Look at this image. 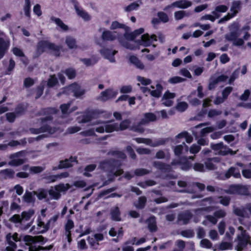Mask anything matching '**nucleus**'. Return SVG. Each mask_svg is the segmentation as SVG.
<instances>
[{
  "mask_svg": "<svg viewBox=\"0 0 251 251\" xmlns=\"http://www.w3.org/2000/svg\"><path fill=\"white\" fill-rule=\"evenodd\" d=\"M109 154L112 155L114 158L112 160L102 161L100 163L99 167L108 173V176L110 178L108 181L104 182L106 185L114 180V176H117L123 173L122 169H119L117 167V163L114 160L115 158L125 159L126 155L119 151H112L109 152Z\"/></svg>",
  "mask_w": 251,
  "mask_h": 251,
  "instance_id": "1",
  "label": "nucleus"
},
{
  "mask_svg": "<svg viewBox=\"0 0 251 251\" xmlns=\"http://www.w3.org/2000/svg\"><path fill=\"white\" fill-rule=\"evenodd\" d=\"M46 49L53 51V54L56 57H59L62 47L61 45H56L48 40H41L37 43L34 57H39L45 51Z\"/></svg>",
  "mask_w": 251,
  "mask_h": 251,
  "instance_id": "2",
  "label": "nucleus"
},
{
  "mask_svg": "<svg viewBox=\"0 0 251 251\" xmlns=\"http://www.w3.org/2000/svg\"><path fill=\"white\" fill-rule=\"evenodd\" d=\"M174 114L173 111H155L154 113L147 112L139 123L140 125H146L150 122H153L160 118L165 119Z\"/></svg>",
  "mask_w": 251,
  "mask_h": 251,
  "instance_id": "3",
  "label": "nucleus"
},
{
  "mask_svg": "<svg viewBox=\"0 0 251 251\" xmlns=\"http://www.w3.org/2000/svg\"><path fill=\"white\" fill-rule=\"evenodd\" d=\"M237 230L240 233L237 234L235 239V241L237 242L235 249L237 251H242L248 244L251 245L250 237L242 226H238Z\"/></svg>",
  "mask_w": 251,
  "mask_h": 251,
  "instance_id": "4",
  "label": "nucleus"
},
{
  "mask_svg": "<svg viewBox=\"0 0 251 251\" xmlns=\"http://www.w3.org/2000/svg\"><path fill=\"white\" fill-rule=\"evenodd\" d=\"M129 125V122L128 120L123 121L120 126L117 125L108 124L104 126H102L96 128V131L100 133H103L104 131L106 132H111L114 131L119 130H124L126 129Z\"/></svg>",
  "mask_w": 251,
  "mask_h": 251,
  "instance_id": "5",
  "label": "nucleus"
},
{
  "mask_svg": "<svg viewBox=\"0 0 251 251\" xmlns=\"http://www.w3.org/2000/svg\"><path fill=\"white\" fill-rule=\"evenodd\" d=\"M118 94V90L113 88H107L100 92L96 100L102 102H105L115 99Z\"/></svg>",
  "mask_w": 251,
  "mask_h": 251,
  "instance_id": "6",
  "label": "nucleus"
},
{
  "mask_svg": "<svg viewBox=\"0 0 251 251\" xmlns=\"http://www.w3.org/2000/svg\"><path fill=\"white\" fill-rule=\"evenodd\" d=\"M33 209H29L26 211H23L21 215L19 214L14 215L11 218L10 221L15 223H20L23 221H28L34 214Z\"/></svg>",
  "mask_w": 251,
  "mask_h": 251,
  "instance_id": "7",
  "label": "nucleus"
},
{
  "mask_svg": "<svg viewBox=\"0 0 251 251\" xmlns=\"http://www.w3.org/2000/svg\"><path fill=\"white\" fill-rule=\"evenodd\" d=\"M71 2L73 4L74 9L78 16L81 17L86 21L91 20V17L88 13L84 10L82 8L79 7V3L77 0H72Z\"/></svg>",
  "mask_w": 251,
  "mask_h": 251,
  "instance_id": "8",
  "label": "nucleus"
},
{
  "mask_svg": "<svg viewBox=\"0 0 251 251\" xmlns=\"http://www.w3.org/2000/svg\"><path fill=\"white\" fill-rule=\"evenodd\" d=\"M25 152L22 151L11 154L10 156L11 160L9 162L8 164L13 166H17L23 164L25 162V159L19 158V157L23 156Z\"/></svg>",
  "mask_w": 251,
  "mask_h": 251,
  "instance_id": "9",
  "label": "nucleus"
},
{
  "mask_svg": "<svg viewBox=\"0 0 251 251\" xmlns=\"http://www.w3.org/2000/svg\"><path fill=\"white\" fill-rule=\"evenodd\" d=\"M134 140L139 144L143 143L153 147L163 145L165 143L163 140H157L153 141L151 139L144 138H136Z\"/></svg>",
  "mask_w": 251,
  "mask_h": 251,
  "instance_id": "10",
  "label": "nucleus"
},
{
  "mask_svg": "<svg viewBox=\"0 0 251 251\" xmlns=\"http://www.w3.org/2000/svg\"><path fill=\"white\" fill-rule=\"evenodd\" d=\"M74 227L73 221L72 220H68L65 226V231L63 237L64 239L67 240L69 243H70L72 241L71 230Z\"/></svg>",
  "mask_w": 251,
  "mask_h": 251,
  "instance_id": "11",
  "label": "nucleus"
},
{
  "mask_svg": "<svg viewBox=\"0 0 251 251\" xmlns=\"http://www.w3.org/2000/svg\"><path fill=\"white\" fill-rule=\"evenodd\" d=\"M227 78V76L224 75H221L216 78L211 77L209 79V82L208 86V89L209 90L214 89L218 83L226 81Z\"/></svg>",
  "mask_w": 251,
  "mask_h": 251,
  "instance_id": "12",
  "label": "nucleus"
},
{
  "mask_svg": "<svg viewBox=\"0 0 251 251\" xmlns=\"http://www.w3.org/2000/svg\"><path fill=\"white\" fill-rule=\"evenodd\" d=\"M157 36L155 34L150 36L148 33L142 35L140 44L145 47L150 46L153 41H156Z\"/></svg>",
  "mask_w": 251,
  "mask_h": 251,
  "instance_id": "13",
  "label": "nucleus"
},
{
  "mask_svg": "<svg viewBox=\"0 0 251 251\" xmlns=\"http://www.w3.org/2000/svg\"><path fill=\"white\" fill-rule=\"evenodd\" d=\"M192 5L191 1L187 0H179L172 3L171 5H168L165 10L172 7H176L179 8L185 9L190 7Z\"/></svg>",
  "mask_w": 251,
  "mask_h": 251,
  "instance_id": "14",
  "label": "nucleus"
},
{
  "mask_svg": "<svg viewBox=\"0 0 251 251\" xmlns=\"http://www.w3.org/2000/svg\"><path fill=\"white\" fill-rule=\"evenodd\" d=\"M76 163V158L75 157H71L69 159H66L64 160L60 161L59 163L58 168L59 169L70 168Z\"/></svg>",
  "mask_w": 251,
  "mask_h": 251,
  "instance_id": "15",
  "label": "nucleus"
},
{
  "mask_svg": "<svg viewBox=\"0 0 251 251\" xmlns=\"http://www.w3.org/2000/svg\"><path fill=\"white\" fill-rule=\"evenodd\" d=\"M100 52L105 58L109 60L110 62H114L115 61L114 55L117 52V51L115 50L112 51L111 49L105 48L101 49Z\"/></svg>",
  "mask_w": 251,
  "mask_h": 251,
  "instance_id": "16",
  "label": "nucleus"
},
{
  "mask_svg": "<svg viewBox=\"0 0 251 251\" xmlns=\"http://www.w3.org/2000/svg\"><path fill=\"white\" fill-rule=\"evenodd\" d=\"M9 41H5L2 37H0V59L3 57L9 47Z\"/></svg>",
  "mask_w": 251,
  "mask_h": 251,
  "instance_id": "17",
  "label": "nucleus"
},
{
  "mask_svg": "<svg viewBox=\"0 0 251 251\" xmlns=\"http://www.w3.org/2000/svg\"><path fill=\"white\" fill-rule=\"evenodd\" d=\"M101 38L103 41H113L116 39L117 36L113 32L105 30L101 34Z\"/></svg>",
  "mask_w": 251,
  "mask_h": 251,
  "instance_id": "18",
  "label": "nucleus"
},
{
  "mask_svg": "<svg viewBox=\"0 0 251 251\" xmlns=\"http://www.w3.org/2000/svg\"><path fill=\"white\" fill-rule=\"evenodd\" d=\"M24 240L26 244L30 245L36 242H43L44 238L42 236L32 237L30 235H26L24 237Z\"/></svg>",
  "mask_w": 251,
  "mask_h": 251,
  "instance_id": "19",
  "label": "nucleus"
},
{
  "mask_svg": "<svg viewBox=\"0 0 251 251\" xmlns=\"http://www.w3.org/2000/svg\"><path fill=\"white\" fill-rule=\"evenodd\" d=\"M225 177L228 178L231 176H233L235 178H239L241 176L240 171L235 167H230L226 173Z\"/></svg>",
  "mask_w": 251,
  "mask_h": 251,
  "instance_id": "20",
  "label": "nucleus"
},
{
  "mask_svg": "<svg viewBox=\"0 0 251 251\" xmlns=\"http://www.w3.org/2000/svg\"><path fill=\"white\" fill-rule=\"evenodd\" d=\"M241 4L242 3L240 0L234 1L232 2L230 11L232 16L235 17L238 12L240 11L241 9Z\"/></svg>",
  "mask_w": 251,
  "mask_h": 251,
  "instance_id": "21",
  "label": "nucleus"
},
{
  "mask_svg": "<svg viewBox=\"0 0 251 251\" xmlns=\"http://www.w3.org/2000/svg\"><path fill=\"white\" fill-rule=\"evenodd\" d=\"M192 218V214L190 212H185L178 216V221L183 224H186Z\"/></svg>",
  "mask_w": 251,
  "mask_h": 251,
  "instance_id": "22",
  "label": "nucleus"
},
{
  "mask_svg": "<svg viewBox=\"0 0 251 251\" xmlns=\"http://www.w3.org/2000/svg\"><path fill=\"white\" fill-rule=\"evenodd\" d=\"M37 228L39 233L45 232L49 228V224L48 222L47 223H45L42 221L41 218H39L38 220Z\"/></svg>",
  "mask_w": 251,
  "mask_h": 251,
  "instance_id": "23",
  "label": "nucleus"
},
{
  "mask_svg": "<svg viewBox=\"0 0 251 251\" xmlns=\"http://www.w3.org/2000/svg\"><path fill=\"white\" fill-rule=\"evenodd\" d=\"M220 160L217 157L208 159L205 162V169L212 170L216 168L214 163L219 162Z\"/></svg>",
  "mask_w": 251,
  "mask_h": 251,
  "instance_id": "24",
  "label": "nucleus"
},
{
  "mask_svg": "<svg viewBox=\"0 0 251 251\" xmlns=\"http://www.w3.org/2000/svg\"><path fill=\"white\" fill-rule=\"evenodd\" d=\"M58 84V80L55 75H50L47 82V86L49 88H52Z\"/></svg>",
  "mask_w": 251,
  "mask_h": 251,
  "instance_id": "25",
  "label": "nucleus"
},
{
  "mask_svg": "<svg viewBox=\"0 0 251 251\" xmlns=\"http://www.w3.org/2000/svg\"><path fill=\"white\" fill-rule=\"evenodd\" d=\"M111 218L112 220L120 221L121 218L120 216V212L118 207H115L111 211Z\"/></svg>",
  "mask_w": 251,
  "mask_h": 251,
  "instance_id": "26",
  "label": "nucleus"
},
{
  "mask_svg": "<svg viewBox=\"0 0 251 251\" xmlns=\"http://www.w3.org/2000/svg\"><path fill=\"white\" fill-rule=\"evenodd\" d=\"M51 20L60 27L62 30L66 31L69 29L68 26L65 25L60 19L52 17Z\"/></svg>",
  "mask_w": 251,
  "mask_h": 251,
  "instance_id": "27",
  "label": "nucleus"
},
{
  "mask_svg": "<svg viewBox=\"0 0 251 251\" xmlns=\"http://www.w3.org/2000/svg\"><path fill=\"white\" fill-rule=\"evenodd\" d=\"M156 90L150 91V94L153 97L158 98L161 95L163 87L161 84L157 83L156 85Z\"/></svg>",
  "mask_w": 251,
  "mask_h": 251,
  "instance_id": "28",
  "label": "nucleus"
},
{
  "mask_svg": "<svg viewBox=\"0 0 251 251\" xmlns=\"http://www.w3.org/2000/svg\"><path fill=\"white\" fill-rule=\"evenodd\" d=\"M129 61L130 62L134 64L137 68L143 69L144 65L141 62L137 57L135 55H131L129 56Z\"/></svg>",
  "mask_w": 251,
  "mask_h": 251,
  "instance_id": "29",
  "label": "nucleus"
},
{
  "mask_svg": "<svg viewBox=\"0 0 251 251\" xmlns=\"http://www.w3.org/2000/svg\"><path fill=\"white\" fill-rule=\"evenodd\" d=\"M25 15L28 19L31 18V3L30 0H25V4L24 6Z\"/></svg>",
  "mask_w": 251,
  "mask_h": 251,
  "instance_id": "30",
  "label": "nucleus"
},
{
  "mask_svg": "<svg viewBox=\"0 0 251 251\" xmlns=\"http://www.w3.org/2000/svg\"><path fill=\"white\" fill-rule=\"evenodd\" d=\"M184 149L186 152L188 151V146H186L185 143H183V145H179L176 146L174 149L175 155L179 156L181 153H182Z\"/></svg>",
  "mask_w": 251,
  "mask_h": 251,
  "instance_id": "31",
  "label": "nucleus"
},
{
  "mask_svg": "<svg viewBox=\"0 0 251 251\" xmlns=\"http://www.w3.org/2000/svg\"><path fill=\"white\" fill-rule=\"evenodd\" d=\"M68 78L69 79H73L75 78L76 75V72L75 69L73 68H68L66 69L64 71H63Z\"/></svg>",
  "mask_w": 251,
  "mask_h": 251,
  "instance_id": "32",
  "label": "nucleus"
},
{
  "mask_svg": "<svg viewBox=\"0 0 251 251\" xmlns=\"http://www.w3.org/2000/svg\"><path fill=\"white\" fill-rule=\"evenodd\" d=\"M65 43L67 44L68 48L70 49L77 48L76 40L75 38L72 37H67L66 38Z\"/></svg>",
  "mask_w": 251,
  "mask_h": 251,
  "instance_id": "33",
  "label": "nucleus"
},
{
  "mask_svg": "<svg viewBox=\"0 0 251 251\" xmlns=\"http://www.w3.org/2000/svg\"><path fill=\"white\" fill-rule=\"evenodd\" d=\"M6 240L8 242V244L10 246H8L6 247V250L7 251H15V250L16 248V245L15 243L11 241L10 239L12 238V236L10 233L8 234L6 236Z\"/></svg>",
  "mask_w": 251,
  "mask_h": 251,
  "instance_id": "34",
  "label": "nucleus"
},
{
  "mask_svg": "<svg viewBox=\"0 0 251 251\" xmlns=\"http://www.w3.org/2000/svg\"><path fill=\"white\" fill-rule=\"evenodd\" d=\"M236 153V151H233L230 148L227 147L226 146H224L223 144L221 148V150L220 151L219 155H226L228 154L231 155H234Z\"/></svg>",
  "mask_w": 251,
  "mask_h": 251,
  "instance_id": "35",
  "label": "nucleus"
},
{
  "mask_svg": "<svg viewBox=\"0 0 251 251\" xmlns=\"http://www.w3.org/2000/svg\"><path fill=\"white\" fill-rule=\"evenodd\" d=\"M240 36L239 32L236 31H230L228 34L225 35V38L228 41H233Z\"/></svg>",
  "mask_w": 251,
  "mask_h": 251,
  "instance_id": "36",
  "label": "nucleus"
},
{
  "mask_svg": "<svg viewBox=\"0 0 251 251\" xmlns=\"http://www.w3.org/2000/svg\"><path fill=\"white\" fill-rule=\"evenodd\" d=\"M55 187L56 190H57L60 194V193L66 192L69 189L71 188V186L68 183H60L58 185H55Z\"/></svg>",
  "mask_w": 251,
  "mask_h": 251,
  "instance_id": "37",
  "label": "nucleus"
},
{
  "mask_svg": "<svg viewBox=\"0 0 251 251\" xmlns=\"http://www.w3.org/2000/svg\"><path fill=\"white\" fill-rule=\"evenodd\" d=\"M32 192H25L23 197V200L27 203H33L34 201V198L32 195Z\"/></svg>",
  "mask_w": 251,
  "mask_h": 251,
  "instance_id": "38",
  "label": "nucleus"
},
{
  "mask_svg": "<svg viewBox=\"0 0 251 251\" xmlns=\"http://www.w3.org/2000/svg\"><path fill=\"white\" fill-rule=\"evenodd\" d=\"M148 227L151 231H155L156 230L157 227L156 222L154 217L150 218L147 221Z\"/></svg>",
  "mask_w": 251,
  "mask_h": 251,
  "instance_id": "39",
  "label": "nucleus"
},
{
  "mask_svg": "<svg viewBox=\"0 0 251 251\" xmlns=\"http://www.w3.org/2000/svg\"><path fill=\"white\" fill-rule=\"evenodd\" d=\"M49 194L51 198L54 200H58L61 197L60 194L57 190H56L55 186L50 189L49 191Z\"/></svg>",
  "mask_w": 251,
  "mask_h": 251,
  "instance_id": "40",
  "label": "nucleus"
},
{
  "mask_svg": "<svg viewBox=\"0 0 251 251\" xmlns=\"http://www.w3.org/2000/svg\"><path fill=\"white\" fill-rule=\"evenodd\" d=\"M14 171L11 169H4L0 172V174L3 176L4 178H12L14 175Z\"/></svg>",
  "mask_w": 251,
  "mask_h": 251,
  "instance_id": "41",
  "label": "nucleus"
},
{
  "mask_svg": "<svg viewBox=\"0 0 251 251\" xmlns=\"http://www.w3.org/2000/svg\"><path fill=\"white\" fill-rule=\"evenodd\" d=\"M234 213L240 217H246L248 216V212L245 210V208H235L233 209Z\"/></svg>",
  "mask_w": 251,
  "mask_h": 251,
  "instance_id": "42",
  "label": "nucleus"
},
{
  "mask_svg": "<svg viewBox=\"0 0 251 251\" xmlns=\"http://www.w3.org/2000/svg\"><path fill=\"white\" fill-rule=\"evenodd\" d=\"M176 137L177 138H185V141L187 143H190L193 141L192 136L186 132L179 133L176 136Z\"/></svg>",
  "mask_w": 251,
  "mask_h": 251,
  "instance_id": "43",
  "label": "nucleus"
},
{
  "mask_svg": "<svg viewBox=\"0 0 251 251\" xmlns=\"http://www.w3.org/2000/svg\"><path fill=\"white\" fill-rule=\"evenodd\" d=\"M33 193L34 195H36L40 200L46 198L48 195L47 192L44 189H41L38 191H33Z\"/></svg>",
  "mask_w": 251,
  "mask_h": 251,
  "instance_id": "44",
  "label": "nucleus"
},
{
  "mask_svg": "<svg viewBox=\"0 0 251 251\" xmlns=\"http://www.w3.org/2000/svg\"><path fill=\"white\" fill-rule=\"evenodd\" d=\"M235 232V229L231 226H229L228 227V230L226 232L225 234V239L227 241H231L232 239V236L234 235Z\"/></svg>",
  "mask_w": 251,
  "mask_h": 251,
  "instance_id": "45",
  "label": "nucleus"
},
{
  "mask_svg": "<svg viewBox=\"0 0 251 251\" xmlns=\"http://www.w3.org/2000/svg\"><path fill=\"white\" fill-rule=\"evenodd\" d=\"M232 244L231 242H222L219 245V249L222 251L230 250L232 249Z\"/></svg>",
  "mask_w": 251,
  "mask_h": 251,
  "instance_id": "46",
  "label": "nucleus"
},
{
  "mask_svg": "<svg viewBox=\"0 0 251 251\" xmlns=\"http://www.w3.org/2000/svg\"><path fill=\"white\" fill-rule=\"evenodd\" d=\"M76 86L75 89L73 90L74 95L76 98H79L85 94V90L81 89L80 86L74 84Z\"/></svg>",
  "mask_w": 251,
  "mask_h": 251,
  "instance_id": "47",
  "label": "nucleus"
},
{
  "mask_svg": "<svg viewBox=\"0 0 251 251\" xmlns=\"http://www.w3.org/2000/svg\"><path fill=\"white\" fill-rule=\"evenodd\" d=\"M187 158L183 157L180 159L179 163L182 164L181 169L183 170H187L190 169L191 165L190 163H187Z\"/></svg>",
  "mask_w": 251,
  "mask_h": 251,
  "instance_id": "48",
  "label": "nucleus"
},
{
  "mask_svg": "<svg viewBox=\"0 0 251 251\" xmlns=\"http://www.w3.org/2000/svg\"><path fill=\"white\" fill-rule=\"evenodd\" d=\"M157 15L160 21L163 23H167L169 20L168 16L164 12H158Z\"/></svg>",
  "mask_w": 251,
  "mask_h": 251,
  "instance_id": "49",
  "label": "nucleus"
},
{
  "mask_svg": "<svg viewBox=\"0 0 251 251\" xmlns=\"http://www.w3.org/2000/svg\"><path fill=\"white\" fill-rule=\"evenodd\" d=\"M189 14L185 11H178L175 12V18L176 20H179L184 17L188 16Z\"/></svg>",
  "mask_w": 251,
  "mask_h": 251,
  "instance_id": "50",
  "label": "nucleus"
},
{
  "mask_svg": "<svg viewBox=\"0 0 251 251\" xmlns=\"http://www.w3.org/2000/svg\"><path fill=\"white\" fill-rule=\"evenodd\" d=\"M154 166L159 170L167 171L169 169V166L165 165L159 161L154 162L153 163Z\"/></svg>",
  "mask_w": 251,
  "mask_h": 251,
  "instance_id": "51",
  "label": "nucleus"
},
{
  "mask_svg": "<svg viewBox=\"0 0 251 251\" xmlns=\"http://www.w3.org/2000/svg\"><path fill=\"white\" fill-rule=\"evenodd\" d=\"M69 176V174L67 172L61 173L59 174L52 176L51 177L52 178L51 181L53 182L57 180L58 179L68 177Z\"/></svg>",
  "mask_w": 251,
  "mask_h": 251,
  "instance_id": "52",
  "label": "nucleus"
},
{
  "mask_svg": "<svg viewBox=\"0 0 251 251\" xmlns=\"http://www.w3.org/2000/svg\"><path fill=\"white\" fill-rule=\"evenodd\" d=\"M126 26L123 24H121L118 21H114L112 23L110 28L111 30H114L117 28H126Z\"/></svg>",
  "mask_w": 251,
  "mask_h": 251,
  "instance_id": "53",
  "label": "nucleus"
},
{
  "mask_svg": "<svg viewBox=\"0 0 251 251\" xmlns=\"http://www.w3.org/2000/svg\"><path fill=\"white\" fill-rule=\"evenodd\" d=\"M137 79L139 81L142 85L147 86L150 85L151 83V80L149 78H146L144 77L138 76Z\"/></svg>",
  "mask_w": 251,
  "mask_h": 251,
  "instance_id": "54",
  "label": "nucleus"
},
{
  "mask_svg": "<svg viewBox=\"0 0 251 251\" xmlns=\"http://www.w3.org/2000/svg\"><path fill=\"white\" fill-rule=\"evenodd\" d=\"M139 6V5L136 2H133L126 7L125 10L126 12H130L137 9Z\"/></svg>",
  "mask_w": 251,
  "mask_h": 251,
  "instance_id": "55",
  "label": "nucleus"
},
{
  "mask_svg": "<svg viewBox=\"0 0 251 251\" xmlns=\"http://www.w3.org/2000/svg\"><path fill=\"white\" fill-rule=\"evenodd\" d=\"M44 90V85L43 84H40V85L37 86L36 92V96L35 99H37L39 98L43 94Z\"/></svg>",
  "mask_w": 251,
  "mask_h": 251,
  "instance_id": "56",
  "label": "nucleus"
},
{
  "mask_svg": "<svg viewBox=\"0 0 251 251\" xmlns=\"http://www.w3.org/2000/svg\"><path fill=\"white\" fill-rule=\"evenodd\" d=\"M185 80V79L182 78L180 76H173L172 77H171L169 80L168 82L172 84H176L180 82H182L184 81Z\"/></svg>",
  "mask_w": 251,
  "mask_h": 251,
  "instance_id": "57",
  "label": "nucleus"
},
{
  "mask_svg": "<svg viewBox=\"0 0 251 251\" xmlns=\"http://www.w3.org/2000/svg\"><path fill=\"white\" fill-rule=\"evenodd\" d=\"M34 84V80L31 77H26L24 80V85L25 88H29Z\"/></svg>",
  "mask_w": 251,
  "mask_h": 251,
  "instance_id": "58",
  "label": "nucleus"
},
{
  "mask_svg": "<svg viewBox=\"0 0 251 251\" xmlns=\"http://www.w3.org/2000/svg\"><path fill=\"white\" fill-rule=\"evenodd\" d=\"M233 88L231 86L226 87L222 91V97L224 99H226L232 92Z\"/></svg>",
  "mask_w": 251,
  "mask_h": 251,
  "instance_id": "59",
  "label": "nucleus"
},
{
  "mask_svg": "<svg viewBox=\"0 0 251 251\" xmlns=\"http://www.w3.org/2000/svg\"><path fill=\"white\" fill-rule=\"evenodd\" d=\"M132 87L131 85H123L120 88V92L122 94L130 93L132 92Z\"/></svg>",
  "mask_w": 251,
  "mask_h": 251,
  "instance_id": "60",
  "label": "nucleus"
},
{
  "mask_svg": "<svg viewBox=\"0 0 251 251\" xmlns=\"http://www.w3.org/2000/svg\"><path fill=\"white\" fill-rule=\"evenodd\" d=\"M222 145L223 143H222L216 144H211V148L215 152V154L219 155Z\"/></svg>",
  "mask_w": 251,
  "mask_h": 251,
  "instance_id": "61",
  "label": "nucleus"
},
{
  "mask_svg": "<svg viewBox=\"0 0 251 251\" xmlns=\"http://www.w3.org/2000/svg\"><path fill=\"white\" fill-rule=\"evenodd\" d=\"M200 244L201 247L209 249L212 247V243L207 239H203L201 241Z\"/></svg>",
  "mask_w": 251,
  "mask_h": 251,
  "instance_id": "62",
  "label": "nucleus"
},
{
  "mask_svg": "<svg viewBox=\"0 0 251 251\" xmlns=\"http://www.w3.org/2000/svg\"><path fill=\"white\" fill-rule=\"evenodd\" d=\"M239 75V70L238 69H236L233 72L231 75H230L229 79L228 80V83L229 84L232 83L234 80L237 78Z\"/></svg>",
  "mask_w": 251,
  "mask_h": 251,
  "instance_id": "63",
  "label": "nucleus"
},
{
  "mask_svg": "<svg viewBox=\"0 0 251 251\" xmlns=\"http://www.w3.org/2000/svg\"><path fill=\"white\" fill-rule=\"evenodd\" d=\"M45 168L42 166H33L30 168L29 170L33 174H37L42 172Z\"/></svg>",
  "mask_w": 251,
  "mask_h": 251,
  "instance_id": "64",
  "label": "nucleus"
}]
</instances>
